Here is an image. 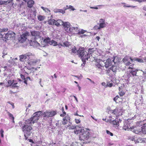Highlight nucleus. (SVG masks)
Here are the masks:
<instances>
[{
	"mask_svg": "<svg viewBox=\"0 0 146 146\" xmlns=\"http://www.w3.org/2000/svg\"><path fill=\"white\" fill-rule=\"evenodd\" d=\"M68 9H69V6L68 5H67L66 6V8H65L64 9L65 10H66Z\"/></svg>",
	"mask_w": 146,
	"mask_h": 146,
	"instance_id": "nucleus-63",
	"label": "nucleus"
},
{
	"mask_svg": "<svg viewBox=\"0 0 146 146\" xmlns=\"http://www.w3.org/2000/svg\"><path fill=\"white\" fill-rule=\"evenodd\" d=\"M134 60L137 61L140 63H142L143 62V60L142 59L135 58H134Z\"/></svg>",
	"mask_w": 146,
	"mask_h": 146,
	"instance_id": "nucleus-32",
	"label": "nucleus"
},
{
	"mask_svg": "<svg viewBox=\"0 0 146 146\" xmlns=\"http://www.w3.org/2000/svg\"><path fill=\"white\" fill-rule=\"evenodd\" d=\"M8 29L7 28H4L2 29H0V32L1 33L4 32H7L8 31Z\"/></svg>",
	"mask_w": 146,
	"mask_h": 146,
	"instance_id": "nucleus-42",
	"label": "nucleus"
},
{
	"mask_svg": "<svg viewBox=\"0 0 146 146\" xmlns=\"http://www.w3.org/2000/svg\"><path fill=\"white\" fill-rule=\"evenodd\" d=\"M31 35L34 36H36L39 35V34L38 32L36 31H33L31 32Z\"/></svg>",
	"mask_w": 146,
	"mask_h": 146,
	"instance_id": "nucleus-36",
	"label": "nucleus"
},
{
	"mask_svg": "<svg viewBox=\"0 0 146 146\" xmlns=\"http://www.w3.org/2000/svg\"><path fill=\"white\" fill-rule=\"evenodd\" d=\"M135 138L134 137H133L131 138V140L132 141H135Z\"/></svg>",
	"mask_w": 146,
	"mask_h": 146,
	"instance_id": "nucleus-54",
	"label": "nucleus"
},
{
	"mask_svg": "<svg viewBox=\"0 0 146 146\" xmlns=\"http://www.w3.org/2000/svg\"><path fill=\"white\" fill-rule=\"evenodd\" d=\"M90 8L91 9H98V7H90Z\"/></svg>",
	"mask_w": 146,
	"mask_h": 146,
	"instance_id": "nucleus-55",
	"label": "nucleus"
},
{
	"mask_svg": "<svg viewBox=\"0 0 146 146\" xmlns=\"http://www.w3.org/2000/svg\"><path fill=\"white\" fill-rule=\"evenodd\" d=\"M139 143H144L145 141L143 140L144 139L141 137L138 138Z\"/></svg>",
	"mask_w": 146,
	"mask_h": 146,
	"instance_id": "nucleus-41",
	"label": "nucleus"
},
{
	"mask_svg": "<svg viewBox=\"0 0 146 146\" xmlns=\"http://www.w3.org/2000/svg\"><path fill=\"white\" fill-rule=\"evenodd\" d=\"M109 122L112 123L115 127H117L119 125V121L115 119V120L112 121L111 119L109 120Z\"/></svg>",
	"mask_w": 146,
	"mask_h": 146,
	"instance_id": "nucleus-16",
	"label": "nucleus"
},
{
	"mask_svg": "<svg viewBox=\"0 0 146 146\" xmlns=\"http://www.w3.org/2000/svg\"><path fill=\"white\" fill-rule=\"evenodd\" d=\"M21 78L23 79H25V76L23 74H21L20 75Z\"/></svg>",
	"mask_w": 146,
	"mask_h": 146,
	"instance_id": "nucleus-50",
	"label": "nucleus"
},
{
	"mask_svg": "<svg viewBox=\"0 0 146 146\" xmlns=\"http://www.w3.org/2000/svg\"><path fill=\"white\" fill-rule=\"evenodd\" d=\"M133 131L136 134H138L139 132H141V130L138 129L137 127H135L133 129Z\"/></svg>",
	"mask_w": 146,
	"mask_h": 146,
	"instance_id": "nucleus-27",
	"label": "nucleus"
},
{
	"mask_svg": "<svg viewBox=\"0 0 146 146\" xmlns=\"http://www.w3.org/2000/svg\"><path fill=\"white\" fill-rule=\"evenodd\" d=\"M135 6H131V5H128V6H126L125 5H124L123 6V7H132V8H134L135 7Z\"/></svg>",
	"mask_w": 146,
	"mask_h": 146,
	"instance_id": "nucleus-47",
	"label": "nucleus"
},
{
	"mask_svg": "<svg viewBox=\"0 0 146 146\" xmlns=\"http://www.w3.org/2000/svg\"><path fill=\"white\" fill-rule=\"evenodd\" d=\"M50 117H53L56 114V112L55 111H49Z\"/></svg>",
	"mask_w": 146,
	"mask_h": 146,
	"instance_id": "nucleus-26",
	"label": "nucleus"
},
{
	"mask_svg": "<svg viewBox=\"0 0 146 146\" xmlns=\"http://www.w3.org/2000/svg\"><path fill=\"white\" fill-rule=\"evenodd\" d=\"M42 115L44 117H50L49 111H46L42 113Z\"/></svg>",
	"mask_w": 146,
	"mask_h": 146,
	"instance_id": "nucleus-24",
	"label": "nucleus"
},
{
	"mask_svg": "<svg viewBox=\"0 0 146 146\" xmlns=\"http://www.w3.org/2000/svg\"><path fill=\"white\" fill-rule=\"evenodd\" d=\"M3 133L4 131L3 129H1L0 130V133L1 137L2 138H3L4 137Z\"/></svg>",
	"mask_w": 146,
	"mask_h": 146,
	"instance_id": "nucleus-44",
	"label": "nucleus"
},
{
	"mask_svg": "<svg viewBox=\"0 0 146 146\" xmlns=\"http://www.w3.org/2000/svg\"><path fill=\"white\" fill-rule=\"evenodd\" d=\"M25 80L24 81V82L26 84H27V81L28 80H27L26 78H25V79H24Z\"/></svg>",
	"mask_w": 146,
	"mask_h": 146,
	"instance_id": "nucleus-58",
	"label": "nucleus"
},
{
	"mask_svg": "<svg viewBox=\"0 0 146 146\" xmlns=\"http://www.w3.org/2000/svg\"><path fill=\"white\" fill-rule=\"evenodd\" d=\"M41 115H42V112L40 111L36 112L33 114V116L31 117L32 121H33V124L37 122Z\"/></svg>",
	"mask_w": 146,
	"mask_h": 146,
	"instance_id": "nucleus-6",
	"label": "nucleus"
},
{
	"mask_svg": "<svg viewBox=\"0 0 146 146\" xmlns=\"http://www.w3.org/2000/svg\"><path fill=\"white\" fill-rule=\"evenodd\" d=\"M60 19H58L56 21L55 19H50L48 20L47 21L48 24L51 25H56L57 27H58V26L57 25V24L59 23L58 22V21L60 20Z\"/></svg>",
	"mask_w": 146,
	"mask_h": 146,
	"instance_id": "nucleus-11",
	"label": "nucleus"
},
{
	"mask_svg": "<svg viewBox=\"0 0 146 146\" xmlns=\"http://www.w3.org/2000/svg\"><path fill=\"white\" fill-rule=\"evenodd\" d=\"M96 38L98 40V41H99L100 39V37L99 36H97L96 37Z\"/></svg>",
	"mask_w": 146,
	"mask_h": 146,
	"instance_id": "nucleus-60",
	"label": "nucleus"
},
{
	"mask_svg": "<svg viewBox=\"0 0 146 146\" xmlns=\"http://www.w3.org/2000/svg\"><path fill=\"white\" fill-rule=\"evenodd\" d=\"M62 113L60 115V116L61 117H63L65 116L66 115V113L64 111V108L62 107Z\"/></svg>",
	"mask_w": 146,
	"mask_h": 146,
	"instance_id": "nucleus-37",
	"label": "nucleus"
},
{
	"mask_svg": "<svg viewBox=\"0 0 146 146\" xmlns=\"http://www.w3.org/2000/svg\"><path fill=\"white\" fill-rule=\"evenodd\" d=\"M44 42L46 44H49L50 41V39L49 37L46 38L44 40Z\"/></svg>",
	"mask_w": 146,
	"mask_h": 146,
	"instance_id": "nucleus-29",
	"label": "nucleus"
},
{
	"mask_svg": "<svg viewBox=\"0 0 146 146\" xmlns=\"http://www.w3.org/2000/svg\"><path fill=\"white\" fill-rule=\"evenodd\" d=\"M74 133L76 134H79V139L81 141H84V143H87L86 141L88 140L90 137V133L84 130V127H80L77 128L74 131Z\"/></svg>",
	"mask_w": 146,
	"mask_h": 146,
	"instance_id": "nucleus-1",
	"label": "nucleus"
},
{
	"mask_svg": "<svg viewBox=\"0 0 146 146\" xmlns=\"http://www.w3.org/2000/svg\"><path fill=\"white\" fill-rule=\"evenodd\" d=\"M50 45H53L54 46L57 45V42L54 40H52L50 41Z\"/></svg>",
	"mask_w": 146,
	"mask_h": 146,
	"instance_id": "nucleus-33",
	"label": "nucleus"
},
{
	"mask_svg": "<svg viewBox=\"0 0 146 146\" xmlns=\"http://www.w3.org/2000/svg\"><path fill=\"white\" fill-rule=\"evenodd\" d=\"M60 9H56L54 10V11L56 13L59 12Z\"/></svg>",
	"mask_w": 146,
	"mask_h": 146,
	"instance_id": "nucleus-51",
	"label": "nucleus"
},
{
	"mask_svg": "<svg viewBox=\"0 0 146 146\" xmlns=\"http://www.w3.org/2000/svg\"><path fill=\"white\" fill-rule=\"evenodd\" d=\"M30 52H28L25 54L21 55L19 56L20 60L21 61L25 62L27 61H28Z\"/></svg>",
	"mask_w": 146,
	"mask_h": 146,
	"instance_id": "nucleus-9",
	"label": "nucleus"
},
{
	"mask_svg": "<svg viewBox=\"0 0 146 146\" xmlns=\"http://www.w3.org/2000/svg\"><path fill=\"white\" fill-rule=\"evenodd\" d=\"M28 34V33H26L22 34L19 38V41L22 43L25 42L27 39Z\"/></svg>",
	"mask_w": 146,
	"mask_h": 146,
	"instance_id": "nucleus-10",
	"label": "nucleus"
},
{
	"mask_svg": "<svg viewBox=\"0 0 146 146\" xmlns=\"http://www.w3.org/2000/svg\"><path fill=\"white\" fill-rule=\"evenodd\" d=\"M143 9L146 11V6L143 7Z\"/></svg>",
	"mask_w": 146,
	"mask_h": 146,
	"instance_id": "nucleus-64",
	"label": "nucleus"
},
{
	"mask_svg": "<svg viewBox=\"0 0 146 146\" xmlns=\"http://www.w3.org/2000/svg\"><path fill=\"white\" fill-rule=\"evenodd\" d=\"M19 125L21 127L22 131L24 133L25 139V140L27 139L28 137L31 134V131L32 130L33 128L31 126L28 125L27 124H22V123L20 122Z\"/></svg>",
	"mask_w": 146,
	"mask_h": 146,
	"instance_id": "nucleus-2",
	"label": "nucleus"
},
{
	"mask_svg": "<svg viewBox=\"0 0 146 146\" xmlns=\"http://www.w3.org/2000/svg\"><path fill=\"white\" fill-rule=\"evenodd\" d=\"M102 85L103 86H104L106 85V83L105 82H103L102 83Z\"/></svg>",
	"mask_w": 146,
	"mask_h": 146,
	"instance_id": "nucleus-62",
	"label": "nucleus"
},
{
	"mask_svg": "<svg viewBox=\"0 0 146 146\" xmlns=\"http://www.w3.org/2000/svg\"><path fill=\"white\" fill-rule=\"evenodd\" d=\"M38 61L35 55H33L31 53H30V54L29 57V59L27 61L28 64L31 65L36 64Z\"/></svg>",
	"mask_w": 146,
	"mask_h": 146,
	"instance_id": "nucleus-7",
	"label": "nucleus"
},
{
	"mask_svg": "<svg viewBox=\"0 0 146 146\" xmlns=\"http://www.w3.org/2000/svg\"><path fill=\"white\" fill-rule=\"evenodd\" d=\"M59 13H61L62 14H64L65 13V10L62 9H60Z\"/></svg>",
	"mask_w": 146,
	"mask_h": 146,
	"instance_id": "nucleus-48",
	"label": "nucleus"
},
{
	"mask_svg": "<svg viewBox=\"0 0 146 146\" xmlns=\"http://www.w3.org/2000/svg\"><path fill=\"white\" fill-rule=\"evenodd\" d=\"M122 60L123 62L125 63V64L126 66L129 65L130 66H129L130 67H133V66H134V64H132L130 62L128 61V59L127 58H124Z\"/></svg>",
	"mask_w": 146,
	"mask_h": 146,
	"instance_id": "nucleus-15",
	"label": "nucleus"
},
{
	"mask_svg": "<svg viewBox=\"0 0 146 146\" xmlns=\"http://www.w3.org/2000/svg\"><path fill=\"white\" fill-rule=\"evenodd\" d=\"M138 141H139V139H138V138L137 139H135V140L134 142L135 143H139V142Z\"/></svg>",
	"mask_w": 146,
	"mask_h": 146,
	"instance_id": "nucleus-53",
	"label": "nucleus"
},
{
	"mask_svg": "<svg viewBox=\"0 0 146 146\" xmlns=\"http://www.w3.org/2000/svg\"><path fill=\"white\" fill-rule=\"evenodd\" d=\"M110 70H111L114 72L116 73L118 69L117 66L113 65L110 68Z\"/></svg>",
	"mask_w": 146,
	"mask_h": 146,
	"instance_id": "nucleus-22",
	"label": "nucleus"
},
{
	"mask_svg": "<svg viewBox=\"0 0 146 146\" xmlns=\"http://www.w3.org/2000/svg\"><path fill=\"white\" fill-rule=\"evenodd\" d=\"M122 110L120 109L116 108L113 110H110L108 111L109 114H112L115 115L116 117H119L122 115Z\"/></svg>",
	"mask_w": 146,
	"mask_h": 146,
	"instance_id": "nucleus-5",
	"label": "nucleus"
},
{
	"mask_svg": "<svg viewBox=\"0 0 146 146\" xmlns=\"http://www.w3.org/2000/svg\"><path fill=\"white\" fill-rule=\"evenodd\" d=\"M96 61L98 62H100L102 61V60L100 59H97L96 60Z\"/></svg>",
	"mask_w": 146,
	"mask_h": 146,
	"instance_id": "nucleus-59",
	"label": "nucleus"
},
{
	"mask_svg": "<svg viewBox=\"0 0 146 146\" xmlns=\"http://www.w3.org/2000/svg\"><path fill=\"white\" fill-rule=\"evenodd\" d=\"M113 84L112 83H110L109 82H107L106 84L107 87H111L113 86Z\"/></svg>",
	"mask_w": 146,
	"mask_h": 146,
	"instance_id": "nucleus-40",
	"label": "nucleus"
},
{
	"mask_svg": "<svg viewBox=\"0 0 146 146\" xmlns=\"http://www.w3.org/2000/svg\"><path fill=\"white\" fill-rule=\"evenodd\" d=\"M78 112V111H77L76 113H74V115H76V116H80V115H79L77 113V112Z\"/></svg>",
	"mask_w": 146,
	"mask_h": 146,
	"instance_id": "nucleus-56",
	"label": "nucleus"
},
{
	"mask_svg": "<svg viewBox=\"0 0 146 146\" xmlns=\"http://www.w3.org/2000/svg\"><path fill=\"white\" fill-rule=\"evenodd\" d=\"M18 84V83L17 82H14L12 84V86H11V88H18L19 86L17 85Z\"/></svg>",
	"mask_w": 146,
	"mask_h": 146,
	"instance_id": "nucleus-31",
	"label": "nucleus"
},
{
	"mask_svg": "<svg viewBox=\"0 0 146 146\" xmlns=\"http://www.w3.org/2000/svg\"><path fill=\"white\" fill-rule=\"evenodd\" d=\"M27 7L29 8H31L34 4V2L32 0H29L27 3Z\"/></svg>",
	"mask_w": 146,
	"mask_h": 146,
	"instance_id": "nucleus-20",
	"label": "nucleus"
},
{
	"mask_svg": "<svg viewBox=\"0 0 146 146\" xmlns=\"http://www.w3.org/2000/svg\"><path fill=\"white\" fill-rule=\"evenodd\" d=\"M118 94L120 96H122L125 94V93L122 90L121 91L119 92H118Z\"/></svg>",
	"mask_w": 146,
	"mask_h": 146,
	"instance_id": "nucleus-39",
	"label": "nucleus"
},
{
	"mask_svg": "<svg viewBox=\"0 0 146 146\" xmlns=\"http://www.w3.org/2000/svg\"><path fill=\"white\" fill-rule=\"evenodd\" d=\"M78 27H72L71 28H70L69 29V33H73L74 34H76V33H77L78 32Z\"/></svg>",
	"mask_w": 146,
	"mask_h": 146,
	"instance_id": "nucleus-12",
	"label": "nucleus"
},
{
	"mask_svg": "<svg viewBox=\"0 0 146 146\" xmlns=\"http://www.w3.org/2000/svg\"><path fill=\"white\" fill-rule=\"evenodd\" d=\"M100 23L99 24V26L98 28V29H100L105 27L106 26V24L105 22V20L104 19H101L100 20Z\"/></svg>",
	"mask_w": 146,
	"mask_h": 146,
	"instance_id": "nucleus-13",
	"label": "nucleus"
},
{
	"mask_svg": "<svg viewBox=\"0 0 146 146\" xmlns=\"http://www.w3.org/2000/svg\"><path fill=\"white\" fill-rule=\"evenodd\" d=\"M70 117L67 115L63 119V121H62V124L63 125L67 124L68 120H70Z\"/></svg>",
	"mask_w": 146,
	"mask_h": 146,
	"instance_id": "nucleus-17",
	"label": "nucleus"
},
{
	"mask_svg": "<svg viewBox=\"0 0 146 146\" xmlns=\"http://www.w3.org/2000/svg\"><path fill=\"white\" fill-rule=\"evenodd\" d=\"M41 8L45 12L47 13L48 14H50V11L48 8L44 7H41Z\"/></svg>",
	"mask_w": 146,
	"mask_h": 146,
	"instance_id": "nucleus-30",
	"label": "nucleus"
},
{
	"mask_svg": "<svg viewBox=\"0 0 146 146\" xmlns=\"http://www.w3.org/2000/svg\"><path fill=\"white\" fill-rule=\"evenodd\" d=\"M9 93L10 94H15L16 92H13L11 90H10L9 91Z\"/></svg>",
	"mask_w": 146,
	"mask_h": 146,
	"instance_id": "nucleus-57",
	"label": "nucleus"
},
{
	"mask_svg": "<svg viewBox=\"0 0 146 146\" xmlns=\"http://www.w3.org/2000/svg\"><path fill=\"white\" fill-rule=\"evenodd\" d=\"M69 9H70L71 10H74V9L73 8V7H72V6L71 5H70L69 6Z\"/></svg>",
	"mask_w": 146,
	"mask_h": 146,
	"instance_id": "nucleus-52",
	"label": "nucleus"
},
{
	"mask_svg": "<svg viewBox=\"0 0 146 146\" xmlns=\"http://www.w3.org/2000/svg\"><path fill=\"white\" fill-rule=\"evenodd\" d=\"M132 0L133 1H136V2H138L139 3L146 1V0Z\"/></svg>",
	"mask_w": 146,
	"mask_h": 146,
	"instance_id": "nucleus-43",
	"label": "nucleus"
},
{
	"mask_svg": "<svg viewBox=\"0 0 146 146\" xmlns=\"http://www.w3.org/2000/svg\"><path fill=\"white\" fill-rule=\"evenodd\" d=\"M86 32L85 30L83 29H81V30L78 29V32L77 33H76L77 34L80 35L81 34H83Z\"/></svg>",
	"mask_w": 146,
	"mask_h": 146,
	"instance_id": "nucleus-34",
	"label": "nucleus"
},
{
	"mask_svg": "<svg viewBox=\"0 0 146 146\" xmlns=\"http://www.w3.org/2000/svg\"><path fill=\"white\" fill-rule=\"evenodd\" d=\"M112 61L113 63V62L115 64L118 63L119 62L118 57L117 56L115 57L114 56H113L112 58Z\"/></svg>",
	"mask_w": 146,
	"mask_h": 146,
	"instance_id": "nucleus-21",
	"label": "nucleus"
},
{
	"mask_svg": "<svg viewBox=\"0 0 146 146\" xmlns=\"http://www.w3.org/2000/svg\"><path fill=\"white\" fill-rule=\"evenodd\" d=\"M15 82V80H9L8 82L7 83L8 84V86H11L13 83H14V82Z\"/></svg>",
	"mask_w": 146,
	"mask_h": 146,
	"instance_id": "nucleus-35",
	"label": "nucleus"
},
{
	"mask_svg": "<svg viewBox=\"0 0 146 146\" xmlns=\"http://www.w3.org/2000/svg\"><path fill=\"white\" fill-rule=\"evenodd\" d=\"M106 133L110 135L111 136H113V133L108 130H106Z\"/></svg>",
	"mask_w": 146,
	"mask_h": 146,
	"instance_id": "nucleus-45",
	"label": "nucleus"
},
{
	"mask_svg": "<svg viewBox=\"0 0 146 146\" xmlns=\"http://www.w3.org/2000/svg\"><path fill=\"white\" fill-rule=\"evenodd\" d=\"M46 17L44 16L41 15H38L37 16V18L38 20L40 21L44 20L45 19Z\"/></svg>",
	"mask_w": 146,
	"mask_h": 146,
	"instance_id": "nucleus-23",
	"label": "nucleus"
},
{
	"mask_svg": "<svg viewBox=\"0 0 146 146\" xmlns=\"http://www.w3.org/2000/svg\"><path fill=\"white\" fill-rule=\"evenodd\" d=\"M75 121L76 122V123H80V121L79 120V119H75Z\"/></svg>",
	"mask_w": 146,
	"mask_h": 146,
	"instance_id": "nucleus-49",
	"label": "nucleus"
},
{
	"mask_svg": "<svg viewBox=\"0 0 146 146\" xmlns=\"http://www.w3.org/2000/svg\"><path fill=\"white\" fill-rule=\"evenodd\" d=\"M58 22H58L59 23L57 24V25L58 26V27L61 25H62L64 30L67 32L68 33L69 32V29L70 28V23L68 22H64L63 21L61 20L58 21Z\"/></svg>",
	"mask_w": 146,
	"mask_h": 146,
	"instance_id": "nucleus-4",
	"label": "nucleus"
},
{
	"mask_svg": "<svg viewBox=\"0 0 146 146\" xmlns=\"http://www.w3.org/2000/svg\"><path fill=\"white\" fill-rule=\"evenodd\" d=\"M81 127L79 126H75L73 125H69L68 126H67L66 128L68 129H75L74 130V131H75L76 129L79 127Z\"/></svg>",
	"mask_w": 146,
	"mask_h": 146,
	"instance_id": "nucleus-19",
	"label": "nucleus"
},
{
	"mask_svg": "<svg viewBox=\"0 0 146 146\" xmlns=\"http://www.w3.org/2000/svg\"><path fill=\"white\" fill-rule=\"evenodd\" d=\"M32 123H33V121H32L31 118L26 120L25 122V124H27L28 125H31V126Z\"/></svg>",
	"mask_w": 146,
	"mask_h": 146,
	"instance_id": "nucleus-25",
	"label": "nucleus"
},
{
	"mask_svg": "<svg viewBox=\"0 0 146 146\" xmlns=\"http://www.w3.org/2000/svg\"><path fill=\"white\" fill-rule=\"evenodd\" d=\"M77 54L79 57H80L84 63L86 60H88L89 58L88 54L86 52L84 48H80L77 51Z\"/></svg>",
	"mask_w": 146,
	"mask_h": 146,
	"instance_id": "nucleus-3",
	"label": "nucleus"
},
{
	"mask_svg": "<svg viewBox=\"0 0 146 146\" xmlns=\"http://www.w3.org/2000/svg\"><path fill=\"white\" fill-rule=\"evenodd\" d=\"M71 51L72 53L75 54L76 53V54H77V50H76V49L75 47H74V48H72L71 49Z\"/></svg>",
	"mask_w": 146,
	"mask_h": 146,
	"instance_id": "nucleus-38",
	"label": "nucleus"
},
{
	"mask_svg": "<svg viewBox=\"0 0 146 146\" xmlns=\"http://www.w3.org/2000/svg\"><path fill=\"white\" fill-rule=\"evenodd\" d=\"M141 132L144 134H146V123L141 125Z\"/></svg>",
	"mask_w": 146,
	"mask_h": 146,
	"instance_id": "nucleus-18",
	"label": "nucleus"
},
{
	"mask_svg": "<svg viewBox=\"0 0 146 146\" xmlns=\"http://www.w3.org/2000/svg\"><path fill=\"white\" fill-rule=\"evenodd\" d=\"M119 98V97L118 96H117L115 97H114L113 98V100L115 102H117V99Z\"/></svg>",
	"mask_w": 146,
	"mask_h": 146,
	"instance_id": "nucleus-46",
	"label": "nucleus"
},
{
	"mask_svg": "<svg viewBox=\"0 0 146 146\" xmlns=\"http://www.w3.org/2000/svg\"><path fill=\"white\" fill-rule=\"evenodd\" d=\"M133 67L129 66L128 68L129 71H127L128 76H135L137 72L138 71V70L134 69Z\"/></svg>",
	"mask_w": 146,
	"mask_h": 146,
	"instance_id": "nucleus-8",
	"label": "nucleus"
},
{
	"mask_svg": "<svg viewBox=\"0 0 146 146\" xmlns=\"http://www.w3.org/2000/svg\"><path fill=\"white\" fill-rule=\"evenodd\" d=\"M7 113L8 114L9 118L12 119V122L14 123L15 121H14V117H13V115L9 111H7Z\"/></svg>",
	"mask_w": 146,
	"mask_h": 146,
	"instance_id": "nucleus-28",
	"label": "nucleus"
},
{
	"mask_svg": "<svg viewBox=\"0 0 146 146\" xmlns=\"http://www.w3.org/2000/svg\"><path fill=\"white\" fill-rule=\"evenodd\" d=\"M30 142L33 143V141L32 139H29L28 140Z\"/></svg>",
	"mask_w": 146,
	"mask_h": 146,
	"instance_id": "nucleus-61",
	"label": "nucleus"
},
{
	"mask_svg": "<svg viewBox=\"0 0 146 146\" xmlns=\"http://www.w3.org/2000/svg\"><path fill=\"white\" fill-rule=\"evenodd\" d=\"M112 63L113 62L111 59L108 58L106 60V62L105 63V66L106 68H107L111 65Z\"/></svg>",
	"mask_w": 146,
	"mask_h": 146,
	"instance_id": "nucleus-14",
	"label": "nucleus"
}]
</instances>
